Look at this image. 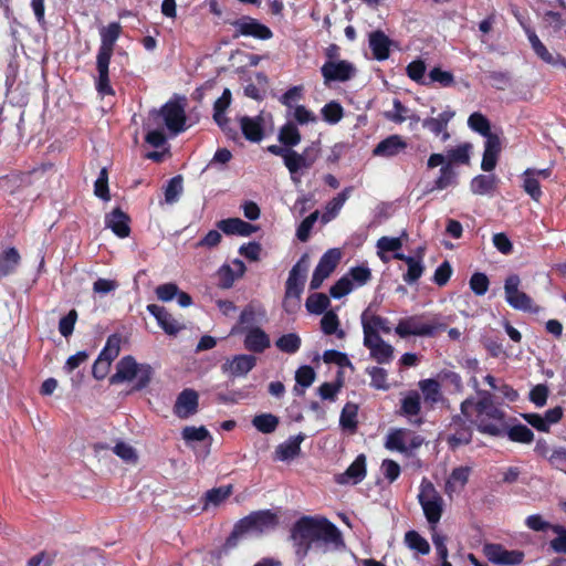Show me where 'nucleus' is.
I'll return each instance as SVG.
<instances>
[{"instance_id":"1","label":"nucleus","mask_w":566,"mask_h":566,"mask_svg":"<svg viewBox=\"0 0 566 566\" xmlns=\"http://www.w3.org/2000/svg\"><path fill=\"white\" fill-rule=\"evenodd\" d=\"M292 538L303 553H306L312 544L323 551L343 546L340 532L326 518H301L292 530Z\"/></svg>"},{"instance_id":"2","label":"nucleus","mask_w":566,"mask_h":566,"mask_svg":"<svg viewBox=\"0 0 566 566\" xmlns=\"http://www.w3.org/2000/svg\"><path fill=\"white\" fill-rule=\"evenodd\" d=\"M122 32L118 22H112L99 30L101 45L96 55V88L102 95H113L114 91L109 83V62L114 46Z\"/></svg>"},{"instance_id":"3","label":"nucleus","mask_w":566,"mask_h":566,"mask_svg":"<svg viewBox=\"0 0 566 566\" xmlns=\"http://www.w3.org/2000/svg\"><path fill=\"white\" fill-rule=\"evenodd\" d=\"M277 524V517L270 510L256 511L241 518L228 539V545H235L237 538L243 535H259L273 530Z\"/></svg>"},{"instance_id":"4","label":"nucleus","mask_w":566,"mask_h":566,"mask_svg":"<svg viewBox=\"0 0 566 566\" xmlns=\"http://www.w3.org/2000/svg\"><path fill=\"white\" fill-rule=\"evenodd\" d=\"M153 370L149 365L138 364L134 357L125 356L116 365V373L111 377V384L135 381V389L145 388L151 379Z\"/></svg>"},{"instance_id":"5","label":"nucleus","mask_w":566,"mask_h":566,"mask_svg":"<svg viewBox=\"0 0 566 566\" xmlns=\"http://www.w3.org/2000/svg\"><path fill=\"white\" fill-rule=\"evenodd\" d=\"M307 271L308 256L304 254L289 273L283 303L287 312H294L300 307V300L304 290Z\"/></svg>"},{"instance_id":"6","label":"nucleus","mask_w":566,"mask_h":566,"mask_svg":"<svg viewBox=\"0 0 566 566\" xmlns=\"http://www.w3.org/2000/svg\"><path fill=\"white\" fill-rule=\"evenodd\" d=\"M418 501L431 528L436 530L443 513L444 501L432 482L426 478L420 483Z\"/></svg>"},{"instance_id":"7","label":"nucleus","mask_w":566,"mask_h":566,"mask_svg":"<svg viewBox=\"0 0 566 566\" xmlns=\"http://www.w3.org/2000/svg\"><path fill=\"white\" fill-rule=\"evenodd\" d=\"M148 116L150 120L160 123L172 135H178L186 129L185 107L178 102L169 101L159 111H151Z\"/></svg>"},{"instance_id":"8","label":"nucleus","mask_w":566,"mask_h":566,"mask_svg":"<svg viewBox=\"0 0 566 566\" xmlns=\"http://www.w3.org/2000/svg\"><path fill=\"white\" fill-rule=\"evenodd\" d=\"M521 279L517 274L509 275L504 281V296L506 303L514 310L538 313L541 307L535 305L532 297L520 290Z\"/></svg>"},{"instance_id":"9","label":"nucleus","mask_w":566,"mask_h":566,"mask_svg":"<svg viewBox=\"0 0 566 566\" xmlns=\"http://www.w3.org/2000/svg\"><path fill=\"white\" fill-rule=\"evenodd\" d=\"M439 166V175L434 179L432 186L427 189L426 193L442 191L458 185V171L451 163H447L446 156L442 154H431L427 160L428 169H433Z\"/></svg>"},{"instance_id":"10","label":"nucleus","mask_w":566,"mask_h":566,"mask_svg":"<svg viewBox=\"0 0 566 566\" xmlns=\"http://www.w3.org/2000/svg\"><path fill=\"white\" fill-rule=\"evenodd\" d=\"M476 429L491 437H503L505 433V413L495 405L476 415Z\"/></svg>"},{"instance_id":"11","label":"nucleus","mask_w":566,"mask_h":566,"mask_svg":"<svg viewBox=\"0 0 566 566\" xmlns=\"http://www.w3.org/2000/svg\"><path fill=\"white\" fill-rule=\"evenodd\" d=\"M423 439L408 429H395L387 434L385 447L390 451L408 453L418 449Z\"/></svg>"},{"instance_id":"12","label":"nucleus","mask_w":566,"mask_h":566,"mask_svg":"<svg viewBox=\"0 0 566 566\" xmlns=\"http://www.w3.org/2000/svg\"><path fill=\"white\" fill-rule=\"evenodd\" d=\"M316 158L317 150L314 147L306 148L302 154H298L292 149L290 150L287 157L285 158L284 165L291 175V180L295 185L301 182L298 171L302 169L311 168Z\"/></svg>"},{"instance_id":"13","label":"nucleus","mask_w":566,"mask_h":566,"mask_svg":"<svg viewBox=\"0 0 566 566\" xmlns=\"http://www.w3.org/2000/svg\"><path fill=\"white\" fill-rule=\"evenodd\" d=\"M436 331V326L426 322L423 316L413 315L399 319L395 332L400 337L408 336H431Z\"/></svg>"},{"instance_id":"14","label":"nucleus","mask_w":566,"mask_h":566,"mask_svg":"<svg viewBox=\"0 0 566 566\" xmlns=\"http://www.w3.org/2000/svg\"><path fill=\"white\" fill-rule=\"evenodd\" d=\"M340 258L342 253L338 249H329L323 254L310 283L312 290L321 287L323 282L334 272Z\"/></svg>"},{"instance_id":"15","label":"nucleus","mask_w":566,"mask_h":566,"mask_svg":"<svg viewBox=\"0 0 566 566\" xmlns=\"http://www.w3.org/2000/svg\"><path fill=\"white\" fill-rule=\"evenodd\" d=\"M321 73L324 78V83L331 82H346L355 76V66L345 60H332L326 61L322 67Z\"/></svg>"},{"instance_id":"16","label":"nucleus","mask_w":566,"mask_h":566,"mask_svg":"<svg viewBox=\"0 0 566 566\" xmlns=\"http://www.w3.org/2000/svg\"><path fill=\"white\" fill-rule=\"evenodd\" d=\"M364 340L381 338L379 333L389 334L391 328L387 318L374 314L369 308L365 310L360 316Z\"/></svg>"},{"instance_id":"17","label":"nucleus","mask_w":566,"mask_h":566,"mask_svg":"<svg viewBox=\"0 0 566 566\" xmlns=\"http://www.w3.org/2000/svg\"><path fill=\"white\" fill-rule=\"evenodd\" d=\"M231 104V92L224 88L222 95L214 102L213 105V119L219 127L228 135V137L235 139L238 132L235 127L230 126V120L226 117V111Z\"/></svg>"},{"instance_id":"18","label":"nucleus","mask_w":566,"mask_h":566,"mask_svg":"<svg viewBox=\"0 0 566 566\" xmlns=\"http://www.w3.org/2000/svg\"><path fill=\"white\" fill-rule=\"evenodd\" d=\"M484 555L492 563L500 565H516L523 560L524 554L520 551H507L499 544H485Z\"/></svg>"},{"instance_id":"19","label":"nucleus","mask_w":566,"mask_h":566,"mask_svg":"<svg viewBox=\"0 0 566 566\" xmlns=\"http://www.w3.org/2000/svg\"><path fill=\"white\" fill-rule=\"evenodd\" d=\"M266 321V312L263 306L254 303L247 305L239 316V325L232 327L231 334L247 331L248 326H258Z\"/></svg>"},{"instance_id":"20","label":"nucleus","mask_w":566,"mask_h":566,"mask_svg":"<svg viewBox=\"0 0 566 566\" xmlns=\"http://www.w3.org/2000/svg\"><path fill=\"white\" fill-rule=\"evenodd\" d=\"M199 406V396L193 389H184L177 397L174 413L180 419H188L196 415Z\"/></svg>"},{"instance_id":"21","label":"nucleus","mask_w":566,"mask_h":566,"mask_svg":"<svg viewBox=\"0 0 566 566\" xmlns=\"http://www.w3.org/2000/svg\"><path fill=\"white\" fill-rule=\"evenodd\" d=\"M256 364V358L249 354H240L233 356L231 359H227L222 365V371L229 377H243Z\"/></svg>"},{"instance_id":"22","label":"nucleus","mask_w":566,"mask_h":566,"mask_svg":"<svg viewBox=\"0 0 566 566\" xmlns=\"http://www.w3.org/2000/svg\"><path fill=\"white\" fill-rule=\"evenodd\" d=\"M241 333L244 334V348L249 352L263 353L271 346L270 336L260 326H248Z\"/></svg>"},{"instance_id":"23","label":"nucleus","mask_w":566,"mask_h":566,"mask_svg":"<svg viewBox=\"0 0 566 566\" xmlns=\"http://www.w3.org/2000/svg\"><path fill=\"white\" fill-rule=\"evenodd\" d=\"M238 32L245 36H253L261 40L272 38V31L258 20L245 17L234 23Z\"/></svg>"},{"instance_id":"24","label":"nucleus","mask_w":566,"mask_h":566,"mask_svg":"<svg viewBox=\"0 0 566 566\" xmlns=\"http://www.w3.org/2000/svg\"><path fill=\"white\" fill-rule=\"evenodd\" d=\"M366 476V457L359 454L347 470L336 475L338 484H358Z\"/></svg>"},{"instance_id":"25","label":"nucleus","mask_w":566,"mask_h":566,"mask_svg":"<svg viewBox=\"0 0 566 566\" xmlns=\"http://www.w3.org/2000/svg\"><path fill=\"white\" fill-rule=\"evenodd\" d=\"M105 226L122 239L130 233L129 217L120 208H115L105 216Z\"/></svg>"},{"instance_id":"26","label":"nucleus","mask_w":566,"mask_h":566,"mask_svg":"<svg viewBox=\"0 0 566 566\" xmlns=\"http://www.w3.org/2000/svg\"><path fill=\"white\" fill-rule=\"evenodd\" d=\"M147 311L156 318L158 325L169 335H176L181 328V324L176 321L165 307L157 304L147 305Z\"/></svg>"},{"instance_id":"27","label":"nucleus","mask_w":566,"mask_h":566,"mask_svg":"<svg viewBox=\"0 0 566 566\" xmlns=\"http://www.w3.org/2000/svg\"><path fill=\"white\" fill-rule=\"evenodd\" d=\"M217 227L227 235L238 234L241 237H249L256 231L255 226L245 222L240 218H229L220 220L217 223Z\"/></svg>"},{"instance_id":"28","label":"nucleus","mask_w":566,"mask_h":566,"mask_svg":"<svg viewBox=\"0 0 566 566\" xmlns=\"http://www.w3.org/2000/svg\"><path fill=\"white\" fill-rule=\"evenodd\" d=\"M364 346L369 349L370 357L378 364H389L394 358V347L382 338L364 340Z\"/></svg>"},{"instance_id":"29","label":"nucleus","mask_w":566,"mask_h":566,"mask_svg":"<svg viewBox=\"0 0 566 566\" xmlns=\"http://www.w3.org/2000/svg\"><path fill=\"white\" fill-rule=\"evenodd\" d=\"M407 148V143L399 135H391L381 140L373 150L374 156L392 157Z\"/></svg>"},{"instance_id":"30","label":"nucleus","mask_w":566,"mask_h":566,"mask_svg":"<svg viewBox=\"0 0 566 566\" xmlns=\"http://www.w3.org/2000/svg\"><path fill=\"white\" fill-rule=\"evenodd\" d=\"M304 439L305 436L303 433L290 437L286 441L276 447L275 459L279 461H289L297 457L301 451V443Z\"/></svg>"},{"instance_id":"31","label":"nucleus","mask_w":566,"mask_h":566,"mask_svg":"<svg viewBox=\"0 0 566 566\" xmlns=\"http://www.w3.org/2000/svg\"><path fill=\"white\" fill-rule=\"evenodd\" d=\"M500 179L494 175H478L470 182L472 193L478 196H493Z\"/></svg>"},{"instance_id":"32","label":"nucleus","mask_w":566,"mask_h":566,"mask_svg":"<svg viewBox=\"0 0 566 566\" xmlns=\"http://www.w3.org/2000/svg\"><path fill=\"white\" fill-rule=\"evenodd\" d=\"M352 191L353 187H346L336 197L326 203L324 212L321 217L323 223H328L338 216L345 202L350 197Z\"/></svg>"},{"instance_id":"33","label":"nucleus","mask_w":566,"mask_h":566,"mask_svg":"<svg viewBox=\"0 0 566 566\" xmlns=\"http://www.w3.org/2000/svg\"><path fill=\"white\" fill-rule=\"evenodd\" d=\"M470 468L459 467L452 470L446 482V493L449 496L460 493L469 481Z\"/></svg>"},{"instance_id":"34","label":"nucleus","mask_w":566,"mask_h":566,"mask_svg":"<svg viewBox=\"0 0 566 566\" xmlns=\"http://www.w3.org/2000/svg\"><path fill=\"white\" fill-rule=\"evenodd\" d=\"M241 130L244 137L253 143H259L263 138L262 118L260 116H242L239 119Z\"/></svg>"},{"instance_id":"35","label":"nucleus","mask_w":566,"mask_h":566,"mask_svg":"<svg viewBox=\"0 0 566 566\" xmlns=\"http://www.w3.org/2000/svg\"><path fill=\"white\" fill-rule=\"evenodd\" d=\"M390 43L389 38L381 31H375L369 35V46L374 57L378 61H384L389 57Z\"/></svg>"},{"instance_id":"36","label":"nucleus","mask_w":566,"mask_h":566,"mask_svg":"<svg viewBox=\"0 0 566 566\" xmlns=\"http://www.w3.org/2000/svg\"><path fill=\"white\" fill-rule=\"evenodd\" d=\"M528 41L535 54L543 60L545 63L551 65H558L559 61H562V56L559 54H554L547 50V48L542 43L535 32L531 30H526Z\"/></svg>"},{"instance_id":"37","label":"nucleus","mask_w":566,"mask_h":566,"mask_svg":"<svg viewBox=\"0 0 566 566\" xmlns=\"http://www.w3.org/2000/svg\"><path fill=\"white\" fill-rule=\"evenodd\" d=\"M479 400L476 402L473 399H465L461 403V413L467 418H471L470 408L474 407L476 415L483 411L484 409L490 408L494 405L492 395L489 391H478Z\"/></svg>"},{"instance_id":"38","label":"nucleus","mask_w":566,"mask_h":566,"mask_svg":"<svg viewBox=\"0 0 566 566\" xmlns=\"http://www.w3.org/2000/svg\"><path fill=\"white\" fill-rule=\"evenodd\" d=\"M20 263V254L15 248H8L0 254V277L12 274Z\"/></svg>"},{"instance_id":"39","label":"nucleus","mask_w":566,"mask_h":566,"mask_svg":"<svg viewBox=\"0 0 566 566\" xmlns=\"http://www.w3.org/2000/svg\"><path fill=\"white\" fill-rule=\"evenodd\" d=\"M145 129L147 130L146 134V142L151 145L153 147H161L166 143V136L164 134V127L160 123H157L155 120H150V117L148 116L145 124Z\"/></svg>"},{"instance_id":"40","label":"nucleus","mask_w":566,"mask_h":566,"mask_svg":"<svg viewBox=\"0 0 566 566\" xmlns=\"http://www.w3.org/2000/svg\"><path fill=\"white\" fill-rule=\"evenodd\" d=\"M452 426L459 427L457 431L449 436L448 442L452 448H457L462 444H468L472 439V431L461 419L455 418Z\"/></svg>"},{"instance_id":"41","label":"nucleus","mask_w":566,"mask_h":566,"mask_svg":"<svg viewBox=\"0 0 566 566\" xmlns=\"http://www.w3.org/2000/svg\"><path fill=\"white\" fill-rule=\"evenodd\" d=\"M420 409V394L416 390L408 391L401 400L400 415L411 418L418 416Z\"/></svg>"},{"instance_id":"42","label":"nucleus","mask_w":566,"mask_h":566,"mask_svg":"<svg viewBox=\"0 0 566 566\" xmlns=\"http://www.w3.org/2000/svg\"><path fill=\"white\" fill-rule=\"evenodd\" d=\"M277 138L287 147L297 146L302 140L301 133L293 122H287L281 127Z\"/></svg>"},{"instance_id":"43","label":"nucleus","mask_w":566,"mask_h":566,"mask_svg":"<svg viewBox=\"0 0 566 566\" xmlns=\"http://www.w3.org/2000/svg\"><path fill=\"white\" fill-rule=\"evenodd\" d=\"M507 438L513 442L531 443L534 440L533 431L524 424H515L509 427L505 423V433Z\"/></svg>"},{"instance_id":"44","label":"nucleus","mask_w":566,"mask_h":566,"mask_svg":"<svg viewBox=\"0 0 566 566\" xmlns=\"http://www.w3.org/2000/svg\"><path fill=\"white\" fill-rule=\"evenodd\" d=\"M321 327L323 333L326 335L335 334L340 339L345 337V332L339 328L338 316L333 311H327L324 313L321 319Z\"/></svg>"},{"instance_id":"45","label":"nucleus","mask_w":566,"mask_h":566,"mask_svg":"<svg viewBox=\"0 0 566 566\" xmlns=\"http://www.w3.org/2000/svg\"><path fill=\"white\" fill-rule=\"evenodd\" d=\"M427 403H437L441 399L440 385L434 379H423L418 384Z\"/></svg>"},{"instance_id":"46","label":"nucleus","mask_w":566,"mask_h":566,"mask_svg":"<svg viewBox=\"0 0 566 566\" xmlns=\"http://www.w3.org/2000/svg\"><path fill=\"white\" fill-rule=\"evenodd\" d=\"M232 493V486L226 485L208 491L205 495L203 509L208 510L210 506H218L227 500Z\"/></svg>"},{"instance_id":"47","label":"nucleus","mask_w":566,"mask_h":566,"mask_svg":"<svg viewBox=\"0 0 566 566\" xmlns=\"http://www.w3.org/2000/svg\"><path fill=\"white\" fill-rule=\"evenodd\" d=\"M471 151L472 145L470 143L461 144L448 151L447 163H451L452 166L453 164L467 165L470 163Z\"/></svg>"},{"instance_id":"48","label":"nucleus","mask_w":566,"mask_h":566,"mask_svg":"<svg viewBox=\"0 0 566 566\" xmlns=\"http://www.w3.org/2000/svg\"><path fill=\"white\" fill-rule=\"evenodd\" d=\"M533 168H527L523 175V189L524 191L531 196V198L535 201H538L542 197V190L539 180L537 177H534L533 175Z\"/></svg>"},{"instance_id":"49","label":"nucleus","mask_w":566,"mask_h":566,"mask_svg":"<svg viewBox=\"0 0 566 566\" xmlns=\"http://www.w3.org/2000/svg\"><path fill=\"white\" fill-rule=\"evenodd\" d=\"M301 337L295 333L284 334L275 342V346L283 353L295 354L301 347Z\"/></svg>"},{"instance_id":"50","label":"nucleus","mask_w":566,"mask_h":566,"mask_svg":"<svg viewBox=\"0 0 566 566\" xmlns=\"http://www.w3.org/2000/svg\"><path fill=\"white\" fill-rule=\"evenodd\" d=\"M405 542L410 549L416 551L421 555H427L430 552L428 541L416 531L407 532L405 535Z\"/></svg>"},{"instance_id":"51","label":"nucleus","mask_w":566,"mask_h":566,"mask_svg":"<svg viewBox=\"0 0 566 566\" xmlns=\"http://www.w3.org/2000/svg\"><path fill=\"white\" fill-rule=\"evenodd\" d=\"M468 126L483 137L492 134L490 120L479 112L471 114L468 118Z\"/></svg>"},{"instance_id":"52","label":"nucleus","mask_w":566,"mask_h":566,"mask_svg":"<svg viewBox=\"0 0 566 566\" xmlns=\"http://www.w3.org/2000/svg\"><path fill=\"white\" fill-rule=\"evenodd\" d=\"M253 426L262 433H271L275 431L279 419L272 413H262L255 416L252 420Z\"/></svg>"},{"instance_id":"53","label":"nucleus","mask_w":566,"mask_h":566,"mask_svg":"<svg viewBox=\"0 0 566 566\" xmlns=\"http://www.w3.org/2000/svg\"><path fill=\"white\" fill-rule=\"evenodd\" d=\"M113 452L127 464H136L138 461V453L129 443L117 442L113 448Z\"/></svg>"},{"instance_id":"54","label":"nucleus","mask_w":566,"mask_h":566,"mask_svg":"<svg viewBox=\"0 0 566 566\" xmlns=\"http://www.w3.org/2000/svg\"><path fill=\"white\" fill-rule=\"evenodd\" d=\"M339 423L343 429L354 431L357 427V406L346 403L342 410Z\"/></svg>"},{"instance_id":"55","label":"nucleus","mask_w":566,"mask_h":566,"mask_svg":"<svg viewBox=\"0 0 566 566\" xmlns=\"http://www.w3.org/2000/svg\"><path fill=\"white\" fill-rule=\"evenodd\" d=\"M181 436H182V439L187 443L200 442V441H205L207 439L211 440V436H210L209 431L203 426H200V427H193V426L185 427L182 429Z\"/></svg>"},{"instance_id":"56","label":"nucleus","mask_w":566,"mask_h":566,"mask_svg":"<svg viewBox=\"0 0 566 566\" xmlns=\"http://www.w3.org/2000/svg\"><path fill=\"white\" fill-rule=\"evenodd\" d=\"M322 116L326 123L335 125L343 118L344 109L339 103L332 101L322 108Z\"/></svg>"},{"instance_id":"57","label":"nucleus","mask_w":566,"mask_h":566,"mask_svg":"<svg viewBox=\"0 0 566 566\" xmlns=\"http://www.w3.org/2000/svg\"><path fill=\"white\" fill-rule=\"evenodd\" d=\"M306 308L312 314H322L329 305V298L323 293H314L306 300Z\"/></svg>"},{"instance_id":"58","label":"nucleus","mask_w":566,"mask_h":566,"mask_svg":"<svg viewBox=\"0 0 566 566\" xmlns=\"http://www.w3.org/2000/svg\"><path fill=\"white\" fill-rule=\"evenodd\" d=\"M120 350V338L117 335L108 337L105 347L99 354V358L112 364V361L119 355Z\"/></svg>"},{"instance_id":"59","label":"nucleus","mask_w":566,"mask_h":566,"mask_svg":"<svg viewBox=\"0 0 566 566\" xmlns=\"http://www.w3.org/2000/svg\"><path fill=\"white\" fill-rule=\"evenodd\" d=\"M408 270L403 274V281L408 284L416 283L422 275L424 266L420 259H408L407 260Z\"/></svg>"},{"instance_id":"60","label":"nucleus","mask_w":566,"mask_h":566,"mask_svg":"<svg viewBox=\"0 0 566 566\" xmlns=\"http://www.w3.org/2000/svg\"><path fill=\"white\" fill-rule=\"evenodd\" d=\"M410 109L406 107L399 99H394L392 109L385 113L387 119L401 124L409 117Z\"/></svg>"},{"instance_id":"61","label":"nucleus","mask_w":566,"mask_h":566,"mask_svg":"<svg viewBox=\"0 0 566 566\" xmlns=\"http://www.w3.org/2000/svg\"><path fill=\"white\" fill-rule=\"evenodd\" d=\"M402 247L399 238L381 237L377 241L378 255L381 260L386 261L385 252H397Z\"/></svg>"},{"instance_id":"62","label":"nucleus","mask_w":566,"mask_h":566,"mask_svg":"<svg viewBox=\"0 0 566 566\" xmlns=\"http://www.w3.org/2000/svg\"><path fill=\"white\" fill-rule=\"evenodd\" d=\"M355 289L354 282L350 276L344 275L340 277L329 290L331 296L334 298H340Z\"/></svg>"},{"instance_id":"63","label":"nucleus","mask_w":566,"mask_h":566,"mask_svg":"<svg viewBox=\"0 0 566 566\" xmlns=\"http://www.w3.org/2000/svg\"><path fill=\"white\" fill-rule=\"evenodd\" d=\"M355 289L354 282L350 276L344 275L340 277L329 290L331 296L334 298H340Z\"/></svg>"},{"instance_id":"64","label":"nucleus","mask_w":566,"mask_h":566,"mask_svg":"<svg viewBox=\"0 0 566 566\" xmlns=\"http://www.w3.org/2000/svg\"><path fill=\"white\" fill-rule=\"evenodd\" d=\"M552 531L557 535L551 541V547L555 553L566 554V530L560 525H553Z\"/></svg>"}]
</instances>
